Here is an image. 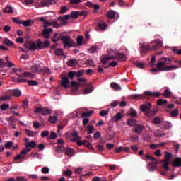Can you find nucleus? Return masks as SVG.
I'll list each match as a JSON object with an SVG mask.
<instances>
[{
    "label": "nucleus",
    "mask_w": 181,
    "mask_h": 181,
    "mask_svg": "<svg viewBox=\"0 0 181 181\" xmlns=\"http://www.w3.org/2000/svg\"><path fill=\"white\" fill-rule=\"evenodd\" d=\"M172 64V59L168 57H163L160 59L158 62L156 68L151 69V71H170L172 70H176L179 69V66L176 65H168Z\"/></svg>",
    "instance_id": "f257e3e1"
},
{
    "label": "nucleus",
    "mask_w": 181,
    "mask_h": 181,
    "mask_svg": "<svg viewBox=\"0 0 181 181\" xmlns=\"http://www.w3.org/2000/svg\"><path fill=\"white\" fill-rule=\"evenodd\" d=\"M144 97H154L158 98L160 97V92H152V91H145L144 94H134L131 95L132 100H138L139 98H144Z\"/></svg>",
    "instance_id": "f03ea898"
},
{
    "label": "nucleus",
    "mask_w": 181,
    "mask_h": 181,
    "mask_svg": "<svg viewBox=\"0 0 181 181\" xmlns=\"http://www.w3.org/2000/svg\"><path fill=\"white\" fill-rule=\"evenodd\" d=\"M62 42L64 49H70V47H74L76 46V42L69 35H64Z\"/></svg>",
    "instance_id": "7ed1b4c3"
},
{
    "label": "nucleus",
    "mask_w": 181,
    "mask_h": 181,
    "mask_svg": "<svg viewBox=\"0 0 181 181\" xmlns=\"http://www.w3.org/2000/svg\"><path fill=\"white\" fill-rule=\"evenodd\" d=\"M13 71H14V73H16V76H18V77H33V74L30 72H23V74H19V73H22L23 69H16V68H13Z\"/></svg>",
    "instance_id": "20e7f679"
},
{
    "label": "nucleus",
    "mask_w": 181,
    "mask_h": 181,
    "mask_svg": "<svg viewBox=\"0 0 181 181\" xmlns=\"http://www.w3.org/2000/svg\"><path fill=\"white\" fill-rule=\"evenodd\" d=\"M37 45L38 49L40 50H42V49H46V47H49L50 46V42L49 40H45L44 42H42L40 40H37Z\"/></svg>",
    "instance_id": "39448f33"
},
{
    "label": "nucleus",
    "mask_w": 181,
    "mask_h": 181,
    "mask_svg": "<svg viewBox=\"0 0 181 181\" xmlns=\"http://www.w3.org/2000/svg\"><path fill=\"white\" fill-rule=\"evenodd\" d=\"M35 112L42 114V115H49L52 112V110L49 108L37 107L35 110Z\"/></svg>",
    "instance_id": "423d86ee"
},
{
    "label": "nucleus",
    "mask_w": 181,
    "mask_h": 181,
    "mask_svg": "<svg viewBox=\"0 0 181 181\" xmlns=\"http://www.w3.org/2000/svg\"><path fill=\"white\" fill-rule=\"evenodd\" d=\"M29 152H30V148L23 149L20 153V154H18L17 156L14 157V160H21V159H23V158H25V156H26V155H28V153H29Z\"/></svg>",
    "instance_id": "0eeeda50"
},
{
    "label": "nucleus",
    "mask_w": 181,
    "mask_h": 181,
    "mask_svg": "<svg viewBox=\"0 0 181 181\" xmlns=\"http://www.w3.org/2000/svg\"><path fill=\"white\" fill-rule=\"evenodd\" d=\"M25 47L28 50H37V40L25 44Z\"/></svg>",
    "instance_id": "6e6552de"
},
{
    "label": "nucleus",
    "mask_w": 181,
    "mask_h": 181,
    "mask_svg": "<svg viewBox=\"0 0 181 181\" xmlns=\"http://www.w3.org/2000/svg\"><path fill=\"white\" fill-rule=\"evenodd\" d=\"M61 86L62 87H64V88H69V86H70V81L69 80V78L66 76H61Z\"/></svg>",
    "instance_id": "1a4fd4ad"
},
{
    "label": "nucleus",
    "mask_w": 181,
    "mask_h": 181,
    "mask_svg": "<svg viewBox=\"0 0 181 181\" xmlns=\"http://www.w3.org/2000/svg\"><path fill=\"white\" fill-rule=\"evenodd\" d=\"M53 32V29L52 28H44L42 30V35L44 36L45 39H49L50 37V33Z\"/></svg>",
    "instance_id": "9d476101"
},
{
    "label": "nucleus",
    "mask_w": 181,
    "mask_h": 181,
    "mask_svg": "<svg viewBox=\"0 0 181 181\" xmlns=\"http://www.w3.org/2000/svg\"><path fill=\"white\" fill-rule=\"evenodd\" d=\"M151 107H152V105L149 103H147L144 105H141L140 106L141 111H142V112H149V110H151Z\"/></svg>",
    "instance_id": "9b49d317"
},
{
    "label": "nucleus",
    "mask_w": 181,
    "mask_h": 181,
    "mask_svg": "<svg viewBox=\"0 0 181 181\" xmlns=\"http://www.w3.org/2000/svg\"><path fill=\"white\" fill-rule=\"evenodd\" d=\"M63 37L64 35H62L61 33H55L52 38V42H59V40H63Z\"/></svg>",
    "instance_id": "f8f14e48"
},
{
    "label": "nucleus",
    "mask_w": 181,
    "mask_h": 181,
    "mask_svg": "<svg viewBox=\"0 0 181 181\" xmlns=\"http://www.w3.org/2000/svg\"><path fill=\"white\" fill-rule=\"evenodd\" d=\"M61 151H64L65 150V153L67 155V156H73L74 155V149L73 148H59Z\"/></svg>",
    "instance_id": "ddd939ff"
},
{
    "label": "nucleus",
    "mask_w": 181,
    "mask_h": 181,
    "mask_svg": "<svg viewBox=\"0 0 181 181\" xmlns=\"http://www.w3.org/2000/svg\"><path fill=\"white\" fill-rule=\"evenodd\" d=\"M93 90H94V88H93V86L90 85L82 90V94H90V93H93Z\"/></svg>",
    "instance_id": "4468645a"
},
{
    "label": "nucleus",
    "mask_w": 181,
    "mask_h": 181,
    "mask_svg": "<svg viewBox=\"0 0 181 181\" xmlns=\"http://www.w3.org/2000/svg\"><path fill=\"white\" fill-rule=\"evenodd\" d=\"M115 59V57L111 56V57H103L101 59V62L103 64H107L108 63V60H114Z\"/></svg>",
    "instance_id": "2eb2a0df"
},
{
    "label": "nucleus",
    "mask_w": 181,
    "mask_h": 181,
    "mask_svg": "<svg viewBox=\"0 0 181 181\" xmlns=\"http://www.w3.org/2000/svg\"><path fill=\"white\" fill-rule=\"evenodd\" d=\"M153 43H155L156 45L152 47V50H156L159 46H162L163 42L160 40H157L156 41H153Z\"/></svg>",
    "instance_id": "dca6fc26"
},
{
    "label": "nucleus",
    "mask_w": 181,
    "mask_h": 181,
    "mask_svg": "<svg viewBox=\"0 0 181 181\" xmlns=\"http://www.w3.org/2000/svg\"><path fill=\"white\" fill-rule=\"evenodd\" d=\"M71 88L72 91H77L80 88V85L76 81H72Z\"/></svg>",
    "instance_id": "f3484780"
},
{
    "label": "nucleus",
    "mask_w": 181,
    "mask_h": 181,
    "mask_svg": "<svg viewBox=\"0 0 181 181\" xmlns=\"http://www.w3.org/2000/svg\"><path fill=\"white\" fill-rule=\"evenodd\" d=\"M173 165L175 166V168H179L181 166V158H175L173 161Z\"/></svg>",
    "instance_id": "a211bd4d"
},
{
    "label": "nucleus",
    "mask_w": 181,
    "mask_h": 181,
    "mask_svg": "<svg viewBox=\"0 0 181 181\" xmlns=\"http://www.w3.org/2000/svg\"><path fill=\"white\" fill-rule=\"evenodd\" d=\"M172 94L173 93L170 91V89L166 88L165 90H164V93H163V95L165 98H170V97H172Z\"/></svg>",
    "instance_id": "6ab92c4d"
},
{
    "label": "nucleus",
    "mask_w": 181,
    "mask_h": 181,
    "mask_svg": "<svg viewBox=\"0 0 181 181\" xmlns=\"http://www.w3.org/2000/svg\"><path fill=\"white\" fill-rule=\"evenodd\" d=\"M110 87L111 88H112V90H115V91H118L119 90H122L121 88V86H119V84L113 82L110 84Z\"/></svg>",
    "instance_id": "aec40b11"
},
{
    "label": "nucleus",
    "mask_w": 181,
    "mask_h": 181,
    "mask_svg": "<svg viewBox=\"0 0 181 181\" xmlns=\"http://www.w3.org/2000/svg\"><path fill=\"white\" fill-rule=\"evenodd\" d=\"M81 139V136H78L77 138H74L71 139V141H73V142H76V144L79 146H81L84 145V141H80Z\"/></svg>",
    "instance_id": "412c9836"
},
{
    "label": "nucleus",
    "mask_w": 181,
    "mask_h": 181,
    "mask_svg": "<svg viewBox=\"0 0 181 181\" xmlns=\"http://www.w3.org/2000/svg\"><path fill=\"white\" fill-rule=\"evenodd\" d=\"M31 70L33 73H41L42 68H40V66L38 65H33L31 67Z\"/></svg>",
    "instance_id": "4be33fe9"
},
{
    "label": "nucleus",
    "mask_w": 181,
    "mask_h": 181,
    "mask_svg": "<svg viewBox=\"0 0 181 181\" xmlns=\"http://www.w3.org/2000/svg\"><path fill=\"white\" fill-rule=\"evenodd\" d=\"M170 163V161H168L166 160H163V168L165 170H170V169L169 168Z\"/></svg>",
    "instance_id": "5701e85b"
},
{
    "label": "nucleus",
    "mask_w": 181,
    "mask_h": 181,
    "mask_svg": "<svg viewBox=\"0 0 181 181\" xmlns=\"http://www.w3.org/2000/svg\"><path fill=\"white\" fill-rule=\"evenodd\" d=\"M77 60L76 59H69L67 64L69 67H74V66H77Z\"/></svg>",
    "instance_id": "b1692460"
},
{
    "label": "nucleus",
    "mask_w": 181,
    "mask_h": 181,
    "mask_svg": "<svg viewBox=\"0 0 181 181\" xmlns=\"http://www.w3.org/2000/svg\"><path fill=\"white\" fill-rule=\"evenodd\" d=\"M54 53L56 56H64V52L62 48H57L54 49Z\"/></svg>",
    "instance_id": "393cba45"
},
{
    "label": "nucleus",
    "mask_w": 181,
    "mask_h": 181,
    "mask_svg": "<svg viewBox=\"0 0 181 181\" xmlns=\"http://www.w3.org/2000/svg\"><path fill=\"white\" fill-rule=\"evenodd\" d=\"M3 43L6 46H12L13 45H14L13 42L8 38H4L3 40Z\"/></svg>",
    "instance_id": "a878e982"
},
{
    "label": "nucleus",
    "mask_w": 181,
    "mask_h": 181,
    "mask_svg": "<svg viewBox=\"0 0 181 181\" xmlns=\"http://www.w3.org/2000/svg\"><path fill=\"white\" fill-rule=\"evenodd\" d=\"M93 112H93V111H89L88 112H83L81 114V118H88L89 117H91V115Z\"/></svg>",
    "instance_id": "bb28decb"
},
{
    "label": "nucleus",
    "mask_w": 181,
    "mask_h": 181,
    "mask_svg": "<svg viewBox=\"0 0 181 181\" xmlns=\"http://www.w3.org/2000/svg\"><path fill=\"white\" fill-rule=\"evenodd\" d=\"M25 147L27 148V149H28V148H36V142L30 141L28 143H26Z\"/></svg>",
    "instance_id": "cd10ccee"
},
{
    "label": "nucleus",
    "mask_w": 181,
    "mask_h": 181,
    "mask_svg": "<svg viewBox=\"0 0 181 181\" xmlns=\"http://www.w3.org/2000/svg\"><path fill=\"white\" fill-rule=\"evenodd\" d=\"M142 131H144V127L141 125H137L134 129L136 134H142Z\"/></svg>",
    "instance_id": "c85d7f7f"
},
{
    "label": "nucleus",
    "mask_w": 181,
    "mask_h": 181,
    "mask_svg": "<svg viewBox=\"0 0 181 181\" xmlns=\"http://www.w3.org/2000/svg\"><path fill=\"white\" fill-rule=\"evenodd\" d=\"M49 5H52V1L50 0H43L41 1V6H49Z\"/></svg>",
    "instance_id": "c756f323"
},
{
    "label": "nucleus",
    "mask_w": 181,
    "mask_h": 181,
    "mask_svg": "<svg viewBox=\"0 0 181 181\" xmlns=\"http://www.w3.org/2000/svg\"><path fill=\"white\" fill-rule=\"evenodd\" d=\"M3 12L4 13H13V9L12 8L11 6H7L4 10Z\"/></svg>",
    "instance_id": "7c9ffc66"
},
{
    "label": "nucleus",
    "mask_w": 181,
    "mask_h": 181,
    "mask_svg": "<svg viewBox=\"0 0 181 181\" xmlns=\"http://www.w3.org/2000/svg\"><path fill=\"white\" fill-rule=\"evenodd\" d=\"M25 134L28 136H31V137L36 136V135H37V132H32V131H30V130H25Z\"/></svg>",
    "instance_id": "2f4dec72"
},
{
    "label": "nucleus",
    "mask_w": 181,
    "mask_h": 181,
    "mask_svg": "<svg viewBox=\"0 0 181 181\" xmlns=\"http://www.w3.org/2000/svg\"><path fill=\"white\" fill-rule=\"evenodd\" d=\"M146 159H149L150 160H152L153 163H154V165H158L159 163L157 161V160L155 159V158H153V156H151L149 154L146 155Z\"/></svg>",
    "instance_id": "473e14b6"
},
{
    "label": "nucleus",
    "mask_w": 181,
    "mask_h": 181,
    "mask_svg": "<svg viewBox=\"0 0 181 181\" xmlns=\"http://www.w3.org/2000/svg\"><path fill=\"white\" fill-rule=\"evenodd\" d=\"M80 15V11H73L70 16L72 18V19H77L78 18V16Z\"/></svg>",
    "instance_id": "72a5a7b5"
},
{
    "label": "nucleus",
    "mask_w": 181,
    "mask_h": 181,
    "mask_svg": "<svg viewBox=\"0 0 181 181\" xmlns=\"http://www.w3.org/2000/svg\"><path fill=\"white\" fill-rule=\"evenodd\" d=\"M122 118V114L121 112H118L116 115L113 117V121H120V119Z\"/></svg>",
    "instance_id": "f704fd0d"
},
{
    "label": "nucleus",
    "mask_w": 181,
    "mask_h": 181,
    "mask_svg": "<svg viewBox=\"0 0 181 181\" xmlns=\"http://www.w3.org/2000/svg\"><path fill=\"white\" fill-rule=\"evenodd\" d=\"M50 26H52V21H49V20H45L43 24L44 29H47V28Z\"/></svg>",
    "instance_id": "c9c22d12"
},
{
    "label": "nucleus",
    "mask_w": 181,
    "mask_h": 181,
    "mask_svg": "<svg viewBox=\"0 0 181 181\" xmlns=\"http://www.w3.org/2000/svg\"><path fill=\"white\" fill-rule=\"evenodd\" d=\"M98 26L100 29V30H105L108 25H107L105 23H98Z\"/></svg>",
    "instance_id": "e433bc0d"
},
{
    "label": "nucleus",
    "mask_w": 181,
    "mask_h": 181,
    "mask_svg": "<svg viewBox=\"0 0 181 181\" xmlns=\"http://www.w3.org/2000/svg\"><path fill=\"white\" fill-rule=\"evenodd\" d=\"M107 18H109V19H114V18H115V11L112 10L109 11L107 13Z\"/></svg>",
    "instance_id": "4c0bfd02"
},
{
    "label": "nucleus",
    "mask_w": 181,
    "mask_h": 181,
    "mask_svg": "<svg viewBox=\"0 0 181 181\" xmlns=\"http://www.w3.org/2000/svg\"><path fill=\"white\" fill-rule=\"evenodd\" d=\"M165 104H168V100H163V99H159L158 101H157V105H165Z\"/></svg>",
    "instance_id": "58836bf2"
},
{
    "label": "nucleus",
    "mask_w": 181,
    "mask_h": 181,
    "mask_svg": "<svg viewBox=\"0 0 181 181\" xmlns=\"http://www.w3.org/2000/svg\"><path fill=\"white\" fill-rule=\"evenodd\" d=\"M83 36L82 35H79L77 39H76V42L78 43V46H83Z\"/></svg>",
    "instance_id": "ea45409f"
},
{
    "label": "nucleus",
    "mask_w": 181,
    "mask_h": 181,
    "mask_svg": "<svg viewBox=\"0 0 181 181\" xmlns=\"http://www.w3.org/2000/svg\"><path fill=\"white\" fill-rule=\"evenodd\" d=\"M33 23V21L32 20H27L25 21H23V26L28 27V26H30V25H32Z\"/></svg>",
    "instance_id": "a19ab883"
},
{
    "label": "nucleus",
    "mask_w": 181,
    "mask_h": 181,
    "mask_svg": "<svg viewBox=\"0 0 181 181\" xmlns=\"http://www.w3.org/2000/svg\"><path fill=\"white\" fill-rule=\"evenodd\" d=\"M165 159L164 160H168L169 162H170V159H172V154L169 152H165Z\"/></svg>",
    "instance_id": "79ce46f5"
},
{
    "label": "nucleus",
    "mask_w": 181,
    "mask_h": 181,
    "mask_svg": "<svg viewBox=\"0 0 181 181\" xmlns=\"http://www.w3.org/2000/svg\"><path fill=\"white\" fill-rule=\"evenodd\" d=\"M49 122L50 124H56L57 122V117L56 116H51L49 117Z\"/></svg>",
    "instance_id": "37998d69"
},
{
    "label": "nucleus",
    "mask_w": 181,
    "mask_h": 181,
    "mask_svg": "<svg viewBox=\"0 0 181 181\" xmlns=\"http://www.w3.org/2000/svg\"><path fill=\"white\" fill-rule=\"evenodd\" d=\"M22 93L21 92L20 90L18 89H16L13 91V95L15 96V97H21Z\"/></svg>",
    "instance_id": "c03bdc74"
},
{
    "label": "nucleus",
    "mask_w": 181,
    "mask_h": 181,
    "mask_svg": "<svg viewBox=\"0 0 181 181\" xmlns=\"http://www.w3.org/2000/svg\"><path fill=\"white\" fill-rule=\"evenodd\" d=\"M127 124L129 125V127H134L136 125V120L132 119L127 122Z\"/></svg>",
    "instance_id": "a18cd8bd"
},
{
    "label": "nucleus",
    "mask_w": 181,
    "mask_h": 181,
    "mask_svg": "<svg viewBox=\"0 0 181 181\" xmlns=\"http://www.w3.org/2000/svg\"><path fill=\"white\" fill-rule=\"evenodd\" d=\"M117 57L119 60H122V62H125V60H127V57H125V54L123 53L119 54Z\"/></svg>",
    "instance_id": "49530a36"
},
{
    "label": "nucleus",
    "mask_w": 181,
    "mask_h": 181,
    "mask_svg": "<svg viewBox=\"0 0 181 181\" xmlns=\"http://www.w3.org/2000/svg\"><path fill=\"white\" fill-rule=\"evenodd\" d=\"M63 175H64L65 176H67L68 177H70V176L73 175V172L70 170H66L63 172Z\"/></svg>",
    "instance_id": "de8ad7c7"
},
{
    "label": "nucleus",
    "mask_w": 181,
    "mask_h": 181,
    "mask_svg": "<svg viewBox=\"0 0 181 181\" xmlns=\"http://www.w3.org/2000/svg\"><path fill=\"white\" fill-rule=\"evenodd\" d=\"M13 146V142L12 141H8L5 144L6 149H11V148H12Z\"/></svg>",
    "instance_id": "09e8293b"
},
{
    "label": "nucleus",
    "mask_w": 181,
    "mask_h": 181,
    "mask_svg": "<svg viewBox=\"0 0 181 181\" xmlns=\"http://www.w3.org/2000/svg\"><path fill=\"white\" fill-rule=\"evenodd\" d=\"M135 66L136 67H139V69H144L145 64H144L142 62H135Z\"/></svg>",
    "instance_id": "8fccbe9b"
},
{
    "label": "nucleus",
    "mask_w": 181,
    "mask_h": 181,
    "mask_svg": "<svg viewBox=\"0 0 181 181\" xmlns=\"http://www.w3.org/2000/svg\"><path fill=\"white\" fill-rule=\"evenodd\" d=\"M51 26H53V28H60V26H62V25L59 24V23H57V21H51Z\"/></svg>",
    "instance_id": "3c124183"
},
{
    "label": "nucleus",
    "mask_w": 181,
    "mask_h": 181,
    "mask_svg": "<svg viewBox=\"0 0 181 181\" xmlns=\"http://www.w3.org/2000/svg\"><path fill=\"white\" fill-rule=\"evenodd\" d=\"M98 49V47H97V46H93V47H90V48L88 49V52H89V53H91V54L95 53V52H97Z\"/></svg>",
    "instance_id": "603ef678"
},
{
    "label": "nucleus",
    "mask_w": 181,
    "mask_h": 181,
    "mask_svg": "<svg viewBox=\"0 0 181 181\" xmlns=\"http://www.w3.org/2000/svg\"><path fill=\"white\" fill-rule=\"evenodd\" d=\"M41 73H43L44 74H50V69L42 68L41 69Z\"/></svg>",
    "instance_id": "864d4df0"
},
{
    "label": "nucleus",
    "mask_w": 181,
    "mask_h": 181,
    "mask_svg": "<svg viewBox=\"0 0 181 181\" xmlns=\"http://www.w3.org/2000/svg\"><path fill=\"white\" fill-rule=\"evenodd\" d=\"M86 81H87V80H86V78H79L78 79V84H79V86H83L84 84V83H86Z\"/></svg>",
    "instance_id": "5fc2aeb1"
},
{
    "label": "nucleus",
    "mask_w": 181,
    "mask_h": 181,
    "mask_svg": "<svg viewBox=\"0 0 181 181\" xmlns=\"http://www.w3.org/2000/svg\"><path fill=\"white\" fill-rule=\"evenodd\" d=\"M9 108V104H3L0 106V110L1 111H5L6 110H8Z\"/></svg>",
    "instance_id": "6e6d98bb"
},
{
    "label": "nucleus",
    "mask_w": 181,
    "mask_h": 181,
    "mask_svg": "<svg viewBox=\"0 0 181 181\" xmlns=\"http://www.w3.org/2000/svg\"><path fill=\"white\" fill-rule=\"evenodd\" d=\"M85 128L88 129L89 134H93V132H94V126H93V125L85 126Z\"/></svg>",
    "instance_id": "4d7b16f0"
},
{
    "label": "nucleus",
    "mask_w": 181,
    "mask_h": 181,
    "mask_svg": "<svg viewBox=\"0 0 181 181\" xmlns=\"http://www.w3.org/2000/svg\"><path fill=\"white\" fill-rule=\"evenodd\" d=\"M49 169L47 167H43L41 170L42 173H44L45 175H47L49 172Z\"/></svg>",
    "instance_id": "13d9d810"
},
{
    "label": "nucleus",
    "mask_w": 181,
    "mask_h": 181,
    "mask_svg": "<svg viewBox=\"0 0 181 181\" xmlns=\"http://www.w3.org/2000/svg\"><path fill=\"white\" fill-rule=\"evenodd\" d=\"M148 50H151V47H149V45H143L141 47V52H148Z\"/></svg>",
    "instance_id": "bf43d9fd"
},
{
    "label": "nucleus",
    "mask_w": 181,
    "mask_h": 181,
    "mask_svg": "<svg viewBox=\"0 0 181 181\" xmlns=\"http://www.w3.org/2000/svg\"><path fill=\"white\" fill-rule=\"evenodd\" d=\"M83 74H84V71L83 70H80L76 72L75 71L76 77H81V76H83Z\"/></svg>",
    "instance_id": "052dcab7"
},
{
    "label": "nucleus",
    "mask_w": 181,
    "mask_h": 181,
    "mask_svg": "<svg viewBox=\"0 0 181 181\" xmlns=\"http://www.w3.org/2000/svg\"><path fill=\"white\" fill-rule=\"evenodd\" d=\"M74 76H76L75 71H69L68 73V77L69 78H71V80H73V78H74Z\"/></svg>",
    "instance_id": "680f3d73"
},
{
    "label": "nucleus",
    "mask_w": 181,
    "mask_h": 181,
    "mask_svg": "<svg viewBox=\"0 0 181 181\" xmlns=\"http://www.w3.org/2000/svg\"><path fill=\"white\" fill-rule=\"evenodd\" d=\"M29 107V100H25L23 101V108H28Z\"/></svg>",
    "instance_id": "e2e57ef3"
},
{
    "label": "nucleus",
    "mask_w": 181,
    "mask_h": 181,
    "mask_svg": "<svg viewBox=\"0 0 181 181\" xmlns=\"http://www.w3.org/2000/svg\"><path fill=\"white\" fill-rule=\"evenodd\" d=\"M11 95H6L0 98V101H6L8 100H11Z\"/></svg>",
    "instance_id": "0e129e2a"
},
{
    "label": "nucleus",
    "mask_w": 181,
    "mask_h": 181,
    "mask_svg": "<svg viewBox=\"0 0 181 181\" xmlns=\"http://www.w3.org/2000/svg\"><path fill=\"white\" fill-rule=\"evenodd\" d=\"M153 124H155L156 125H158V124H160V119L159 117H156L153 119Z\"/></svg>",
    "instance_id": "69168bd1"
},
{
    "label": "nucleus",
    "mask_w": 181,
    "mask_h": 181,
    "mask_svg": "<svg viewBox=\"0 0 181 181\" xmlns=\"http://www.w3.org/2000/svg\"><path fill=\"white\" fill-rule=\"evenodd\" d=\"M173 52L174 53H176V54H179V55L181 54V49H177V48H176V47L173 48Z\"/></svg>",
    "instance_id": "338daca9"
},
{
    "label": "nucleus",
    "mask_w": 181,
    "mask_h": 181,
    "mask_svg": "<svg viewBox=\"0 0 181 181\" xmlns=\"http://www.w3.org/2000/svg\"><path fill=\"white\" fill-rule=\"evenodd\" d=\"M93 181H107V179L95 177L93 178Z\"/></svg>",
    "instance_id": "774afa93"
}]
</instances>
